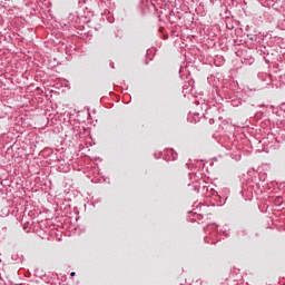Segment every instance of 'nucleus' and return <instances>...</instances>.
Instances as JSON below:
<instances>
[{
  "label": "nucleus",
  "mask_w": 285,
  "mask_h": 285,
  "mask_svg": "<svg viewBox=\"0 0 285 285\" xmlns=\"http://www.w3.org/2000/svg\"><path fill=\"white\" fill-rule=\"evenodd\" d=\"M283 199L281 197L275 198L274 204H276L277 206H279L282 204Z\"/></svg>",
  "instance_id": "nucleus-1"
},
{
  "label": "nucleus",
  "mask_w": 285,
  "mask_h": 285,
  "mask_svg": "<svg viewBox=\"0 0 285 285\" xmlns=\"http://www.w3.org/2000/svg\"><path fill=\"white\" fill-rule=\"evenodd\" d=\"M70 276H71V277H75V272H71V273H70Z\"/></svg>",
  "instance_id": "nucleus-2"
}]
</instances>
